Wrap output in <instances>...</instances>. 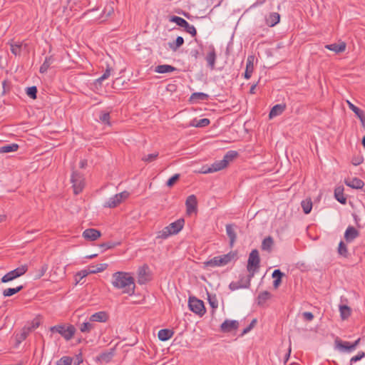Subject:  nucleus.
I'll return each instance as SVG.
<instances>
[{"label":"nucleus","instance_id":"nucleus-1","mask_svg":"<svg viewBox=\"0 0 365 365\" xmlns=\"http://www.w3.org/2000/svg\"><path fill=\"white\" fill-rule=\"evenodd\" d=\"M112 284L122 292L131 296L135 292V279L128 272H117L113 274Z\"/></svg>","mask_w":365,"mask_h":365},{"label":"nucleus","instance_id":"nucleus-2","mask_svg":"<svg viewBox=\"0 0 365 365\" xmlns=\"http://www.w3.org/2000/svg\"><path fill=\"white\" fill-rule=\"evenodd\" d=\"M49 331L51 337L53 339H58V338H57V335L59 334L66 341H69L74 336L76 331V329L73 324L68 323H61L50 327Z\"/></svg>","mask_w":365,"mask_h":365},{"label":"nucleus","instance_id":"nucleus-3","mask_svg":"<svg viewBox=\"0 0 365 365\" xmlns=\"http://www.w3.org/2000/svg\"><path fill=\"white\" fill-rule=\"evenodd\" d=\"M260 259L257 250H253L250 252L247 261V269L250 277H254L255 274L259 268Z\"/></svg>","mask_w":365,"mask_h":365},{"label":"nucleus","instance_id":"nucleus-4","mask_svg":"<svg viewBox=\"0 0 365 365\" xmlns=\"http://www.w3.org/2000/svg\"><path fill=\"white\" fill-rule=\"evenodd\" d=\"M170 21L175 23L179 26L183 27L185 29V31L187 33L191 34L192 36L194 37L197 35V31L195 26L193 25L190 24L184 19L177 16H172L170 18Z\"/></svg>","mask_w":365,"mask_h":365},{"label":"nucleus","instance_id":"nucleus-5","mask_svg":"<svg viewBox=\"0 0 365 365\" xmlns=\"http://www.w3.org/2000/svg\"><path fill=\"white\" fill-rule=\"evenodd\" d=\"M188 307L192 312L200 317L204 315L206 312L203 302L195 297H189Z\"/></svg>","mask_w":365,"mask_h":365},{"label":"nucleus","instance_id":"nucleus-6","mask_svg":"<svg viewBox=\"0 0 365 365\" xmlns=\"http://www.w3.org/2000/svg\"><path fill=\"white\" fill-rule=\"evenodd\" d=\"M71 182L73 184V192L76 195L79 194L84 187V178L83 175L76 171L73 172Z\"/></svg>","mask_w":365,"mask_h":365},{"label":"nucleus","instance_id":"nucleus-7","mask_svg":"<svg viewBox=\"0 0 365 365\" xmlns=\"http://www.w3.org/2000/svg\"><path fill=\"white\" fill-rule=\"evenodd\" d=\"M129 196V192L123 191L120 193L110 197L108 201L104 204L105 207L114 208L120 204L123 200L127 199Z\"/></svg>","mask_w":365,"mask_h":365},{"label":"nucleus","instance_id":"nucleus-8","mask_svg":"<svg viewBox=\"0 0 365 365\" xmlns=\"http://www.w3.org/2000/svg\"><path fill=\"white\" fill-rule=\"evenodd\" d=\"M253 277H250V274L248 275H240V279L237 282H232L229 288L232 291L237 290L241 288H249L251 284V279Z\"/></svg>","mask_w":365,"mask_h":365},{"label":"nucleus","instance_id":"nucleus-9","mask_svg":"<svg viewBox=\"0 0 365 365\" xmlns=\"http://www.w3.org/2000/svg\"><path fill=\"white\" fill-rule=\"evenodd\" d=\"M240 323L237 320L226 319L220 326V329L224 333H229L236 331Z\"/></svg>","mask_w":365,"mask_h":365},{"label":"nucleus","instance_id":"nucleus-10","mask_svg":"<svg viewBox=\"0 0 365 365\" xmlns=\"http://www.w3.org/2000/svg\"><path fill=\"white\" fill-rule=\"evenodd\" d=\"M225 168L226 166L225 165V163H223L222 160H221L215 161L209 167H202L200 173L204 174L211 173L220 171Z\"/></svg>","mask_w":365,"mask_h":365},{"label":"nucleus","instance_id":"nucleus-11","mask_svg":"<svg viewBox=\"0 0 365 365\" xmlns=\"http://www.w3.org/2000/svg\"><path fill=\"white\" fill-rule=\"evenodd\" d=\"M358 344H335L334 349L341 353H351L356 350Z\"/></svg>","mask_w":365,"mask_h":365},{"label":"nucleus","instance_id":"nucleus-12","mask_svg":"<svg viewBox=\"0 0 365 365\" xmlns=\"http://www.w3.org/2000/svg\"><path fill=\"white\" fill-rule=\"evenodd\" d=\"M185 220L182 218L178 219V220L170 223L169 225L166 226V229H168V231L170 232L171 235H176L184 227Z\"/></svg>","mask_w":365,"mask_h":365},{"label":"nucleus","instance_id":"nucleus-13","mask_svg":"<svg viewBox=\"0 0 365 365\" xmlns=\"http://www.w3.org/2000/svg\"><path fill=\"white\" fill-rule=\"evenodd\" d=\"M82 236L87 240L95 241L101 236V233L96 229L88 228L83 231Z\"/></svg>","mask_w":365,"mask_h":365},{"label":"nucleus","instance_id":"nucleus-14","mask_svg":"<svg viewBox=\"0 0 365 365\" xmlns=\"http://www.w3.org/2000/svg\"><path fill=\"white\" fill-rule=\"evenodd\" d=\"M23 275V268L22 267H18L7 274H6L2 278L1 282L4 283L10 282L14 279H16L18 277H20Z\"/></svg>","mask_w":365,"mask_h":365},{"label":"nucleus","instance_id":"nucleus-15","mask_svg":"<svg viewBox=\"0 0 365 365\" xmlns=\"http://www.w3.org/2000/svg\"><path fill=\"white\" fill-rule=\"evenodd\" d=\"M197 200L195 195L188 196L185 201L187 212L191 214L197 210Z\"/></svg>","mask_w":365,"mask_h":365},{"label":"nucleus","instance_id":"nucleus-16","mask_svg":"<svg viewBox=\"0 0 365 365\" xmlns=\"http://www.w3.org/2000/svg\"><path fill=\"white\" fill-rule=\"evenodd\" d=\"M359 231L352 226H349L345 231L344 238L346 242H351L357 237H359Z\"/></svg>","mask_w":365,"mask_h":365},{"label":"nucleus","instance_id":"nucleus-17","mask_svg":"<svg viewBox=\"0 0 365 365\" xmlns=\"http://www.w3.org/2000/svg\"><path fill=\"white\" fill-rule=\"evenodd\" d=\"M115 355V348H112L110 350L105 351L96 357L97 361L108 363L111 361Z\"/></svg>","mask_w":365,"mask_h":365},{"label":"nucleus","instance_id":"nucleus-18","mask_svg":"<svg viewBox=\"0 0 365 365\" xmlns=\"http://www.w3.org/2000/svg\"><path fill=\"white\" fill-rule=\"evenodd\" d=\"M216 58L217 55L215 53V48L212 46L210 47V51H209L206 56L207 65L212 70L215 68Z\"/></svg>","mask_w":365,"mask_h":365},{"label":"nucleus","instance_id":"nucleus-19","mask_svg":"<svg viewBox=\"0 0 365 365\" xmlns=\"http://www.w3.org/2000/svg\"><path fill=\"white\" fill-rule=\"evenodd\" d=\"M280 20V15L277 12L270 13L268 16L266 17L265 21L267 25L270 27L277 25Z\"/></svg>","mask_w":365,"mask_h":365},{"label":"nucleus","instance_id":"nucleus-20","mask_svg":"<svg viewBox=\"0 0 365 365\" xmlns=\"http://www.w3.org/2000/svg\"><path fill=\"white\" fill-rule=\"evenodd\" d=\"M9 44L11 53L16 56H18L20 57L22 51V43L20 41L11 40Z\"/></svg>","mask_w":365,"mask_h":365},{"label":"nucleus","instance_id":"nucleus-21","mask_svg":"<svg viewBox=\"0 0 365 365\" xmlns=\"http://www.w3.org/2000/svg\"><path fill=\"white\" fill-rule=\"evenodd\" d=\"M254 57L252 56H249L247 59L246 63V69L245 72V78L246 79L250 78L252 76L253 70H254V64H253Z\"/></svg>","mask_w":365,"mask_h":365},{"label":"nucleus","instance_id":"nucleus-22","mask_svg":"<svg viewBox=\"0 0 365 365\" xmlns=\"http://www.w3.org/2000/svg\"><path fill=\"white\" fill-rule=\"evenodd\" d=\"M345 183L347 186L354 189H361L364 185V181L358 178L347 180Z\"/></svg>","mask_w":365,"mask_h":365},{"label":"nucleus","instance_id":"nucleus-23","mask_svg":"<svg viewBox=\"0 0 365 365\" xmlns=\"http://www.w3.org/2000/svg\"><path fill=\"white\" fill-rule=\"evenodd\" d=\"M226 232L228 237L230 238V244L231 246H232L237 239V235L235 230V225L232 224L227 225Z\"/></svg>","mask_w":365,"mask_h":365},{"label":"nucleus","instance_id":"nucleus-24","mask_svg":"<svg viewBox=\"0 0 365 365\" xmlns=\"http://www.w3.org/2000/svg\"><path fill=\"white\" fill-rule=\"evenodd\" d=\"M284 276V274L279 269H275L272 272V277L274 279L273 281V287L274 289H277L282 283V278Z\"/></svg>","mask_w":365,"mask_h":365},{"label":"nucleus","instance_id":"nucleus-25","mask_svg":"<svg viewBox=\"0 0 365 365\" xmlns=\"http://www.w3.org/2000/svg\"><path fill=\"white\" fill-rule=\"evenodd\" d=\"M325 48L338 53L345 51L346 43L344 42H341L339 43L327 44L325 46Z\"/></svg>","mask_w":365,"mask_h":365},{"label":"nucleus","instance_id":"nucleus-26","mask_svg":"<svg viewBox=\"0 0 365 365\" xmlns=\"http://www.w3.org/2000/svg\"><path fill=\"white\" fill-rule=\"evenodd\" d=\"M334 197L340 203L343 205L346 203V197L344 195V187L342 186H339L335 188Z\"/></svg>","mask_w":365,"mask_h":365},{"label":"nucleus","instance_id":"nucleus-27","mask_svg":"<svg viewBox=\"0 0 365 365\" xmlns=\"http://www.w3.org/2000/svg\"><path fill=\"white\" fill-rule=\"evenodd\" d=\"M108 319V314L105 312H98L92 314L90 322H106Z\"/></svg>","mask_w":365,"mask_h":365},{"label":"nucleus","instance_id":"nucleus-28","mask_svg":"<svg viewBox=\"0 0 365 365\" xmlns=\"http://www.w3.org/2000/svg\"><path fill=\"white\" fill-rule=\"evenodd\" d=\"M177 68L173 66L163 64L157 66L155 68V71L158 73H166L175 71Z\"/></svg>","mask_w":365,"mask_h":365},{"label":"nucleus","instance_id":"nucleus-29","mask_svg":"<svg viewBox=\"0 0 365 365\" xmlns=\"http://www.w3.org/2000/svg\"><path fill=\"white\" fill-rule=\"evenodd\" d=\"M54 62V58L52 56H46L43 63L41 66L39 68V72L41 73H45L47 72L48 69L50 68L51 65Z\"/></svg>","mask_w":365,"mask_h":365},{"label":"nucleus","instance_id":"nucleus-30","mask_svg":"<svg viewBox=\"0 0 365 365\" xmlns=\"http://www.w3.org/2000/svg\"><path fill=\"white\" fill-rule=\"evenodd\" d=\"M147 269H148L147 266H144V267L139 268L138 273V281L139 284H145L148 280V278L147 276Z\"/></svg>","mask_w":365,"mask_h":365},{"label":"nucleus","instance_id":"nucleus-31","mask_svg":"<svg viewBox=\"0 0 365 365\" xmlns=\"http://www.w3.org/2000/svg\"><path fill=\"white\" fill-rule=\"evenodd\" d=\"M173 335V331L169 329H160L158 331V336L160 341H167Z\"/></svg>","mask_w":365,"mask_h":365},{"label":"nucleus","instance_id":"nucleus-32","mask_svg":"<svg viewBox=\"0 0 365 365\" xmlns=\"http://www.w3.org/2000/svg\"><path fill=\"white\" fill-rule=\"evenodd\" d=\"M286 106L282 104H277L272 107L271 109L269 116L270 118L277 116L283 113Z\"/></svg>","mask_w":365,"mask_h":365},{"label":"nucleus","instance_id":"nucleus-33","mask_svg":"<svg viewBox=\"0 0 365 365\" xmlns=\"http://www.w3.org/2000/svg\"><path fill=\"white\" fill-rule=\"evenodd\" d=\"M210 123V120L208 118H202L200 120L193 119L190 123V126L196 128L206 127Z\"/></svg>","mask_w":365,"mask_h":365},{"label":"nucleus","instance_id":"nucleus-34","mask_svg":"<svg viewBox=\"0 0 365 365\" xmlns=\"http://www.w3.org/2000/svg\"><path fill=\"white\" fill-rule=\"evenodd\" d=\"M238 156V153L235 150H230L224 155L222 160L225 165L227 167L230 162H232Z\"/></svg>","mask_w":365,"mask_h":365},{"label":"nucleus","instance_id":"nucleus-35","mask_svg":"<svg viewBox=\"0 0 365 365\" xmlns=\"http://www.w3.org/2000/svg\"><path fill=\"white\" fill-rule=\"evenodd\" d=\"M209 98L208 95L201 92L193 93L190 98V101L191 102H199L207 100Z\"/></svg>","mask_w":365,"mask_h":365},{"label":"nucleus","instance_id":"nucleus-36","mask_svg":"<svg viewBox=\"0 0 365 365\" xmlns=\"http://www.w3.org/2000/svg\"><path fill=\"white\" fill-rule=\"evenodd\" d=\"M184 43V38L182 36H178L175 39V41L173 42L168 43L169 48L173 51H176L180 47H181Z\"/></svg>","mask_w":365,"mask_h":365},{"label":"nucleus","instance_id":"nucleus-37","mask_svg":"<svg viewBox=\"0 0 365 365\" xmlns=\"http://www.w3.org/2000/svg\"><path fill=\"white\" fill-rule=\"evenodd\" d=\"M19 148V145L16 143L6 144L0 147V153H7L16 151Z\"/></svg>","mask_w":365,"mask_h":365},{"label":"nucleus","instance_id":"nucleus-38","mask_svg":"<svg viewBox=\"0 0 365 365\" xmlns=\"http://www.w3.org/2000/svg\"><path fill=\"white\" fill-rule=\"evenodd\" d=\"M272 297V294L268 291H263L260 292L257 297V304L263 305Z\"/></svg>","mask_w":365,"mask_h":365},{"label":"nucleus","instance_id":"nucleus-39","mask_svg":"<svg viewBox=\"0 0 365 365\" xmlns=\"http://www.w3.org/2000/svg\"><path fill=\"white\" fill-rule=\"evenodd\" d=\"M273 244V238L270 236H268L265 237L262 242V250L270 252Z\"/></svg>","mask_w":365,"mask_h":365},{"label":"nucleus","instance_id":"nucleus-40","mask_svg":"<svg viewBox=\"0 0 365 365\" xmlns=\"http://www.w3.org/2000/svg\"><path fill=\"white\" fill-rule=\"evenodd\" d=\"M47 269H48V265L46 264H43L41 265L39 269H36L34 272V274L32 275V279H40L42 276L44 275V274L46 273Z\"/></svg>","mask_w":365,"mask_h":365},{"label":"nucleus","instance_id":"nucleus-41","mask_svg":"<svg viewBox=\"0 0 365 365\" xmlns=\"http://www.w3.org/2000/svg\"><path fill=\"white\" fill-rule=\"evenodd\" d=\"M337 252L340 256L344 257L345 258H347L349 255L347 246L343 241H341L339 242Z\"/></svg>","mask_w":365,"mask_h":365},{"label":"nucleus","instance_id":"nucleus-42","mask_svg":"<svg viewBox=\"0 0 365 365\" xmlns=\"http://www.w3.org/2000/svg\"><path fill=\"white\" fill-rule=\"evenodd\" d=\"M78 327L80 331L83 333L89 332L93 328V325L90 322H84L83 323H79Z\"/></svg>","mask_w":365,"mask_h":365},{"label":"nucleus","instance_id":"nucleus-43","mask_svg":"<svg viewBox=\"0 0 365 365\" xmlns=\"http://www.w3.org/2000/svg\"><path fill=\"white\" fill-rule=\"evenodd\" d=\"M171 233L168 231V229H166L165 227L162 230L159 231L156 234L155 240H165L171 236Z\"/></svg>","mask_w":365,"mask_h":365},{"label":"nucleus","instance_id":"nucleus-44","mask_svg":"<svg viewBox=\"0 0 365 365\" xmlns=\"http://www.w3.org/2000/svg\"><path fill=\"white\" fill-rule=\"evenodd\" d=\"M217 257H219L218 267H220L228 264L231 261L232 255L231 254H227L221 256H217Z\"/></svg>","mask_w":365,"mask_h":365},{"label":"nucleus","instance_id":"nucleus-45","mask_svg":"<svg viewBox=\"0 0 365 365\" xmlns=\"http://www.w3.org/2000/svg\"><path fill=\"white\" fill-rule=\"evenodd\" d=\"M21 289H23V285H20L16 288H8L3 291V295L4 297H11L18 293Z\"/></svg>","mask_w":365,"mask_h":365},{"label":"nucleus","instance_id":"nucleus-46","mask_svg":"<svg viewBox=\"0 0 365 365\" xmlns=\"http://www.w3.org/2000/svg\"><path fill=\"white\" fill-rule=\"evenodd\" d=\"M301 205L305 214H309L312 209V202L310 199L302 200Z\"/></svg>","mask_w":365,"mask_h":365},{"label":"nucleus","instance_id":"nucleus-47","mask_svg":"<svg viewBox=\"0 0 365 365\" xmlns=\"http://www.w3.org/2000/svg\"><path fill=\"white\" fill-rule=\"evenodd\" d=\"M339 311L342 319L348 318L351 314V309L346 305H341Z\"/></svg>","mask_w":365,"mask_h":365},{"label":"nucleus","instance_id":"nucleus-48","mask_svg":"<svg viewBox=\"0 0 365 365\" xmlns=\"http://www.w3.org/2000/svg\"><path fill=\"white\" fill-rule=\"evenodd\" d=\"M26 95L31 99H36L37 97V88L36 86H31L26 88Z\"/></svg>","mask_w":365,"mask_h":365},{"label":"nucleus","instance_id":"nucleus-49","mask_svg":"<svg viewBox=\"0 0 365 365\" xmlns=\"http://www.w3.org/2000/svg\"><path fill=\"white\" fill-rule=\"evenodd\" d=\"M111 71H112V68L109 66H107V68H106L105 72L103 73V74L101 77L97 78L96 82L99 84H101V83L103 81L107 79L110 76Z\"/></svg>","mask_w":365,"mask_h":365},{"label":"nucleus","instance_id":"nucleus-50","mask_svg":"<svg viewBox=\"0 0 365 365\" xmlns=\"http://www.w3.org/2000/svg\"><path fill=\"white\" fill-rule=\"evenodd\" d=\"M99 119L103 123L110 125V113L108 112H101L99 115Z\"/></svg>","mask_w":365,"mask_h":365},{"label":"nucleus","instance_id":"nucleus-51","mask_svg":"<svg viewBox=\"0 0 365 365\" xmlns=\"http://www.w3.org/2000/svg\"><path fill=\"white\" fill-rule=\"evenodd\" d=\"M347 104H348V106L349 108V109H351L355 114L357 117H359L361 116V115L364 114V112L363 110H361V109H359L358 107H356V106H354L352 103H351L349 101H347Z\"/></svg>","mask_w":365,"mask_h":365},{"label":"nucleus","instance_id":"nucleus-52","mask_svg":"<svg viewBox=\"0 0 365 365\" xmlns=\"http://www.w3.org/2000/svg\"><path fill=\"white\" fill-rule=\"evenodd\" d=\"M73 360L70 356H63L57 361V365H72Z\"/></svg>","mask_w":365,"mask_h":365},{"label":"nucleus","instance_id":"nucleus-53","mask_svg":"<svg viewBox=\"0 0 365 365\" xmlns=\"http://www.w3.org/2000/svg\"><path fill=\"white\" fill-rule=\"evenodd\" d=\"M158 156V153L155 152L154 153H151V154H148V155H144L142 158V160L145 162V163H150V162H153L155 160H156Z\"/></svg>","mask_w":365,"mask_h":365},{"label":"nucleus","instance_id":"nucleus-54","mask_svg":"<svg viewBox=\"0 0 365 365\" xmlns=\"http://www.w3.org/2000/svg\"><path fill=\"white\" fill-rule=\"evenodd\" d=\"M118 245H120L119 242H106V243L101 244L100 247L103 250H108V249H112V248L116 247Z\"/></svg>","mask_w":365,"mask_h":365},{"label":"nucleus","instance_id":"nucleus-55","mask_svg":"<svg viewBox=\"0 0 365 365\" xmlns=\"http://www.w3.org/2000/svg\"><path fill=\"white\" fill-rule=\"evenodd\" d=\"M180 176V174H175L173 176L169 178L166 182L167 186L169 187H173L175 185V183L179 180Z\"/></svg>","mask_w":365,"mask_h":365},{"label":"nucleus","instance_id":"nucleus-56","mask_svg":"<svg viewBox=\"0 0 365 365\" xmlns=\"http://www.w3.org/2000/svg\"><path fill=\"white\" fill-rule=\"evenodd\" d=\"M218 258L217 256L205 262L206 267H218Z\"/></svg>","mask_w":365,"mask_h":365},{"label":"nucleus","instance_id":"nucleus-57","mask_svg":"<svg viewBox=\"0 0 365 365\" xmlns=\"http://www.w3.org/2000/svg\"><path fill=\"white\" fill-rule=\"evenodd\" d=\"M40 324V319L38 318L34 319L31 323H29L28 330L31 331L37 328Z\"/></svg>","mask_w":365,"mask_h":365},{"label":"nucleus","instance_id":"nucleus-58","mask_svg":"<svg viewBox=\"0 0 365 365\" xmlns=\"http://www.w3.org/2000/svg\"><path fill=\"white\" fill-rule=\"evenodd\" d=\"M208 302H209V304H210V307L213 309L217 308V307H218V302H217V299L215 297V296L211 297V296L209 295L208 296Z\"/></svg>","mask_w":365,"mask_h":365},{"label":"nucleus","instance_id":"nucleus-59","mask_svg":"<svg viewBox=\"0 0 365 365\" xmlns=\"http://www.w3.org/2000/svg\"><path fill=\"white\" fill-rule=\"evenodd\" d=\"M365 356V353L364 351H359L357 355L353 356L350 359V363L352 364L353 363L357 362L361 360L362 358Z\"/></svg>","mask_w":365,"mask_h":365},{"label":"nucleus","instance_id":"nucleus-60","mask_svg":"<svg viewBox=\"0 0 365 365\" xmlns=\"http://www.w3.org/2000/svg\"><path fill=\"white\" fill-rule=\"evenodd\" d=\"M256 323H257V319H252V321L251 322L250 325L247 326L246 328H245L242 330L240 335L243 336V335L246 334L247 333H248L255 327Z\"/></svg>","mask_w":365,"mask_h":365},{"label":"nucleus","instance_id":"nucleus-61","mask_svg":"<svg viewBox=\"0 0 365 365\" xmlns=\"http://www.w3.org/2000/svg\"><path fill=\"white\" fill-rule=\"evenodd\" d=\"M72 359H73L72 364L73 365H79L83 362V357L81 354L76 355L74 358Z\"/></svg>","mask_w":365,"mask_h":365},{"label":"nucleus","instance_id":"nucleus-62","mask_svg":"<svg viewBox=\"0 0 365 365\" xmlns=\"http://www.w3.org/2000/svg\"><path fill=\"white\" fill-rule=\"evenodd\" d=\"M107 267L106 264H100L96 270H90L92 274L103 272Z\"/></svg>","mask_w":365,"mask_h":365},{"label":"nucleus","instance_id":"nucleus-63","mask_svg":"<svg viewBox=\"0 0 365 365\" xmlns=\"http://www.w3.org/2000/svg\"><path fill=\"white\" fill-rule=\"evenodd\" d=\"M303 318L307 321H312L314 319V315L312 312H305L302 314Z\"/></svg>","mask_w":365,"mask_h":365},{"label":"nucleus","instance_id":"nucleus-64","mask_svg":"<svg viewBox=\"0 0 365 365\" xmlns=\"http://www.w3.org/2000/svg\"><path fill=\"white\" fill-rule=\"evenodd\" d=\"M286 350H287V351H286V353L284 354V363H287V361L289 360V356H290V354H291V351H292L291 346L289 345Z\"/></svg>","mask_w":365,"mask_h":365}]
</instances>
